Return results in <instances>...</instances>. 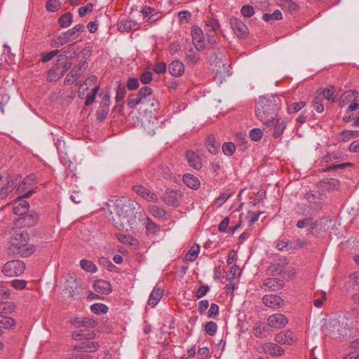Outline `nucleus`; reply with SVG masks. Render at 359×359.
<instances>
[{
	"label": "nucleus",
	"mask_w": 359,
	"mask_h": 359,
	"mask_svg": "<svg viewBox=\"0 0 359 359\" xmlns=\"http://www.w3.org/2000/svg\"><path fill=\"white\" fill-rule=\"evenodd\" d=\"M263 20L268 22L271 20H278L282 18V13L279 10H276L273 13H264L263 15Z\"/></svg>",
	"instance_id": "obj_58"
},
{
	"label": "nucleus",
	"mask_w": 359,
	"mask_h": 359,
	"mask_svg": "<svg viewBox=\"0 0 359 359\" xmlns=\"http://www.w3.org/2000/svg\"><path fill=\"white\" fill-rule=\"evenodd\" d=\"M29 207V203L23 197H18L13 203V211L17 215H24L28 211Z\"/></svg>",
	"instance_id": "obj_20"
},
{
	"label": "nucleus",
	"mask_w": 359,
	"mask_h": 359,
	"mask_svg": "<svg viewBox=\"0 0 359 359\" xmlns=\"http://www.w3.org/2000/svg\"><path fill=\"white\" fill-rule=\"evenodd\" d=\"M20 219L22 220V224H23L24 226H32L37 223L39 220V215L34 211L29 212H27L24 217H21Z\"/></svg>",
	"instance_id": "obj_30"
},
{
	"label": "nucleus",
	"mask_w": 359,
	"mask_h": 359,
	"mask_svg": "<svg viewBox=\"0 0 359 359\" xmlns=\"http://www.w3.org/2000/svg\"><path fill=\"white\" fill-rule=\"evenodd\" d=\"M87 67V62L84 61L80 62L67 74L65 79V83L67 85L73 84L81 76Z\"/></svg>",
	"instance_id": "obj_9"
},
{
	"label": "nucleus",
	"mask_w": 359,
	"mask_h": 359,
	"mask_svg": "<svg viewBox=\"0 0 359 359\" xmlns=\"http://www.w3.org/2000/svg\"><path fill=\"white\" fill-rule=\"evenodd\" d=\"M14 188V182L11 177L6 179V182L3 185L0 191V196L6 197Z\"/></svg>",
	"instance_id": "obj_43"
},
{
	"label": "nucleus",
	"mask_w": 359,
	"mask_h": 359,
	"mask_svg": "<svg viewBox=\"0 0 359 359\" xmlns=\"http://www.w3.org/2000/svg\"><path fill=\"white\" fill-rule=\"evenodd\" d=\"M100 97H102V100L97 111V117L100 121H103L106 119L109 111L110 97L108 94L104 93H101Z\"/></svg>",
	"instance_id": "obj_10"
},
{
	"label": "nucleus",
	"mask_w": 359,
	"mask_h": 359,
	"mask_svg": "<svg viewBox=\"0 0 359 359\" xmlns=\"http://www.w3.org/2000/svg\"><path fill=\"white\" fill-rule=\"evenodd\" d=\"M184 183L192 189H196L200 186V181L198 179L193 175L185 174L183 176Z\"/></svg>",
	"instance_id": "obj_38"
},
{
	"label": "nucleus",
	"mask_w": 359,
	"mask_h": 359,
	"mask_svg": "<svg viewBox=\"0 0 359 359\" xmlns=\"http://www.w3.org/2000/svg\"><path fill=\"white\" fill-rule=\"evenodd\" d=\"M341 324L337 320H332L325 323L323 326V331L327 335H333L337 338V331H340Z\"/></svg>",
	"instance_id": "obj_21"
},
{
	"label": "nucleus",
	"mask_w": 359,
	"mask_h": 359,
	"mask_svg": "<svg viewBox=\"0 0 359 359\" xmlns=\"http://www.w3.org/2000/svg\"><path fill=\"white\" fill-rule=\"evenodd\" d=\"M63 56L60 55L59 56L57 62L54 65L60 77L61 78L65 72L71 67L72 62L68 60H63Z\"/></svg>",
	"instance_id": "obj_25"
},
{
	"label": "nucleus",
	"mask_w": 359,
	"mask_h": 359,
	"mask_svg": "<svg viewBox=\"0 0 359 359\" xmlns=\"http://www.w3.org/2000/svg\"><path fill=\"white\" fill-rule=\"evenodd\" d=\"M110 214L114 225L118 230L129 231L137 226L136 216L130 204L114 203Z\"/></svg>",
	"instance_id": "obj_1"
},
{
	"label": "nucleus",
	"mask_w": 359,
	"mask_h": 359,
	"mask_svg": "<svg viewBox=\"0 0 359 359\" xmlns=\"http://www.w3.org/2000/svg\"><path fill=\"white\" fill-rule=\"evenodd\" d=\"M94 290L100 294H107L111 292L112 286L108 281L97 280L93 284Z\"/></svg>",
	"instance_id": "obj_23"
},
{
	"label": "nucleus",
	"mask_w": 359,
	"mask_h": 359,
	"mask_svg": "<svg viewBox=\"0 0 359 359\" xmlns=\"http://www.w3.org/2000/svg\"><path fill=\"white\" fill-rule=\"evenodd\" d=\"M283 286V280L276 278H269L263 281V287L273 291L278 290Z\"/></svg>",
	"instance_id": "obj_24"
},
{
	"label": "nucleus",
	"mask_w": 359,
	"mask_h": 359,
	"mask_svg": "<svg viewBox=\"0 0 359 359\" xmlns=\"http://www.w3.org/2000/svg\"><path fill=\"white\" fill-rule=\"evenodd\" d=\"M15 305L13 302L0 301V313L8 314L14 312Z\"/></svg>",
	"instance_id": "obj_45"
},
{
	"label": "nucleus",
	"mask_w": 359,
	"mask_h": 359,
	"mask_svg": "<svg viewBox=\"0 0 359 359\" xmlns=\"http://www.w3.org/2000/svg\"><path fill=\"white\" fill-rule=\"evenodd\" d=\"M72 323L76 327H85L88 328H93L97 325L95 320L88 318H76L72 320Z\"/></svg>",
	"instance_id": "obj_26"
},
{
	"label": "nucleus",
	"mask_w": 359,
	"mask_h": 359,
	"mask_svg": "<svg viewBox=\"0 0 359 359\" xmlns=\"http://www.w3.org/2000/svg\"><path fill=\"white\" fill-rule=\"evenodd\" d=\"M341 328H339L340 331H337V338H346L350 337L351 334V330L346 326H343L341 324Z\"/></svg>",
	"instance_id": "obj_64"
},
{
	"label": "nucleus",
	"mask_w": 359,
	"mask_h": 359,
	"mask_svg": "<svg viewBox=\"0 0 359 359\" xmlns=\"http://www.w3.org/2000/svg\"><path fill=\"white\" fill-rule=\"evenodd\" d=\"M200 251V245L198 244L194 245L190 250L187 252L185 259L189 262H194L198 257Z\"/></svg>",
	"instance_id": "obj_44"
},
{
	"label": "nucleus",
	"mask_w": 359,
	"mask_h": 359,
	"mask_svg": "<svg viewBox=\"0 0 359 359\" xmlns=\"http://www.w3.org/2000/svg\"><path fill=\"white\" fill-rule=\"evenodd\" d=\"M287 123L285 119L283 118H279L274 122V120L273 121V123H271L269 126H264L265 127L263 128L264 130H266L267 128H269V131L271 130V127H273V136L274 138H278L280 137L282 134L283 133L285 128H286Z\"/></svg>",
	"instance_id": "obj_17"
},
{
	"label": "nucleus",
	"mask_w": 359,
	"mask_h": 359,
	"mask_svg": "<svg viewBox=\"0 0 359 359\" xmlns=\"http://www.w3.org/2000/svg\"><path fill=\"white\" fill-rule=\"evenodd\" d=\"M222 150L225 155L231 156L235 152L236 147L234 144L231 142H225L222 146Z\"/></svg>",
	"instance_id": "obj_61"
},
{
	"label": "nucleus",
	"mask_w": 359,
	"mask_h": 359,
	"mask_svg": "<svg viewBox=\"0 0 359 359\" xmlns=\"http://www.w3.org/2000/svg\"><path fill=\"white\" fill-rule=\"evenodd\" d=\"M305 105L306 102L303 101L292 103L288 106L287 111L290 114L296 113L305 107Z\"/></svg>",
	"instance_id": "obj_55"
},
{
	"label": "nucleus",
	"mask_w": 359,
	"mask_h": 359,
	"mask_svg": "<svg viewBox=\"0 0 359 359\" xmlns=\"http://www.w3.org/2000/svg\"><path fill=\"white\" fill-rule=\"evenodd\" d=\"M168 70L171 75L177 77L184 73V67L180 60H175L169 65Z\"/></svg>",
	"instance_id": "obj_27"
},
{
	"label": "nucleus",
	"mask_w": 359,
	"mask_h": 359,
	"mask_svg": "<svg viewBox=\"0 0 359 359\" xmlns=\"http://www.w3.org/2000/svg\"><path fill=\"white\" fill-rule=\"evenodd\" d=\"M230 24L238 38L243 39L248 36V28L240 19L233 17L230 20Z\"/></svg>",
	"instance_id": "obj_11"
},
{
	"label": "nucleus",
	"mask_w": 359,
	"mask_h": 359,
	"mask_svg": "<svg viewBox=\"0 0 359 359\" xmlns=\"http://www.w3.org/2000/svg\"><path fill=\"white\" fill-rule=\"evenodd\" d=\"M277 3L285 12L294 13L299 9V6L292 0H277Z\"/></svg>",
	"instance_id": "obj_33"
},
{
	"label": "nucleus",
	"mask_w": 359,
	"mask_h": 359,
	"mask_svg": "<svg viewBox=\"0 0 359 359\" xmlns=\"http://www.w3.org/2000/svg\"><path fill=\"white\" fill-rule=\"evenodd\" d=\"M149 212L153 217L158 219L159 220H165L168 217V215L167 214L165 210L163 208H161L157 205H149Z\"/></svg>",
	"instance_id": "obj_31"
},
{
	"label": "nucleus",
	"mask_w": 359,
	"mask_h": 359,
	"mask_svg": "<svg viewBox=\"0 0 359 359\" xmlns=\"http://www.w3.org/2000/svg\"><path fill=\"white\" fill-rule=\"evenodd\" d=\"M258 350L259 353H264L272 356H280L284 353L283 348H282L278 344H273L272 342H266L263 344Z\"/></svg>",
	"instance_id": "obj_13"
},
{
	"label": "nucleus",
	"mask_w": 359,
	"mask_h": 359,
	"mask_svg": "<svg viewBox=\"0 0 359 359\" xmlns=\"http://www.w3.org/2000/svg\"><path fill=\"white\" fill-rule=\"evenodd\" d=\"M313 217H309L305 219H301L297 222V226L299 229H303L306 226H309V231L312 233V226H313Z\"/></svg>",
	"instance_id": "obj_51"
},
{
	"label": "nucleus",
	"mask_w": 359,
	"mask_h": 359,
	"mask_svg": "<svg viewBox=\"0 0 359 359\" xmlns=\"http://www.w3.org/2000/svg\"><path fill=\"white\" fill-rule=\"evenodd\" d=\"M79 285L76 280L72 279L67 280V284L65 288V292L68 294L69 297H74L79 294Z\"/></svg>",
	"instance_id": "obj_35"
},
{
	"label": "nucleus",
	"mask_w": 359,
	"mask_h": 359,
	"mask_svg": "<svg viewBox=\"0 0 359 359\" xmlns=\"http://www.w3.org/2000/svg\"><path fill=\"white\" fill-rule=\"evenodd\" d=\"M314 296L319 297L314 299L313 304L317 308H320L323 305V302L326 299V292H316Z\"/></svg>",
	"instance_id": "obj_57"
},
{
	"label": "nucleus",
	"mask_w": 359,
	"mask_h": 359,
	"mask_svg": "<svg viewBox=\"0 0 359 359\" xmlns=\"http://www.w3.org/2000/svg\"><path fill=\"white\" fill-rule=\"evenodd\" d=\"M100 347L97 341H83L72 346L73 350L79 352L93 353Z\"/></svg>",
	"instance_id": "obj_16"
},
{
	"label": "nucleus",
	"mask_w": 359,
	"mask_h": 359,
	"mask_svg": "<svg viewBox=\"0 0 359 359\" xmlns=\"http://www.w3.org/2000/svg\"><path fill=\"white\" fill-rule=\"evenodd\" d=\"M217 330V325L213 321H209L205 325V331L210 336H214Z\"/></svg>",
	"instance_id": "obj_56"
},
{
	"label": "nucleus",
	"mask_w": 359,
	"mask_h": 359,
	"mask_svg": "<svg viewBox=\"0 0 359 359\" xmlns=\"http://www.w3.org/2000/svg\"><path fill=\"white\" fill-rule=\"evenodd\" d=\"M61 4L59 0H48L46 4L47 11L55 12L60 8Z\"/></svg>",
	"instance_id": "obj_53"
},
{
	"label": "nucleus",
	"mask_w": 359,
	"mask_h": 359,
	"mask_svg": "<svg viewBox=\"0 0 359 359\" xmlns=\"http://www.w3.org/2000/svg\"><path fill=\"white\" fill-rule=\"evenodd\" d=\"M187 158L189 166L196 170H200L202 168V163L199 156L192 151L187 152Z\"/></svg>",
	"instance_id": "obj_29"
},
{
	"label": "nucleus",
	"mask_w": 359,
	"mask_h": 359,
	"mask_svg": "<svg viewBox=\"0 0 359 359\" xmlns=\"http://www.w3.org/2000/svg\"><path fill=\"white\" fill-rule=\"evenodd\" d=\"M330 217H323L318 219H313L312 233L318 234L326 231L329 229V224L332 222Z\"/></svg>",
	"instance_id": "obj_12"
},
{
	"label": "nucleus",
	"mask_w": 359,
	"mask_h": 359,
	"mask_svg": "<svg viewBox=\"0 0 359 359\" xmlns=\"http://www.w3.org/2000/svg\"><path fill=\"white\" fill-rule=\"evenodd\" d=\"M144 98L140 95V90L136 95H131L128 99L127 105L130 109H135L137 105L142 107V102H144Z\"/></svg>",
	"instance_id": "obj_39"
},
{
	"label": "nucleus",
	"mask_w": 359,
	"mask_h": 359,
	"mask_svg": "<svg viewBox=\"0 0 359 359\" xmlns=\"http://www.w3.org/2000/svg\"><path fill=\"white\" fill-rule=\"evenodd\" d=\"M193 44L197 51H201L205 48V35L202 29L194 26L191 30Z\"/></svg>",
	"instance_id": "obj_7"
},
{
	"label": "nucleus",
	"mask_w": 359,
	"mask_h": 359,
	"mask_svg": "<svg viewBox=\"0 0 359 359\" xmlns=\"http://www.w3.org/2000/svg\"><path fill=\"white\" fill-rule=\"evenodd\" d=\"M241 13L245 18H250L255 14V9L250 5H245L241 9Z\"/></svg>",
	"instance_id": "obj_63"
},
{
	"label": "nucleus",
	"mask_w": 359,
	"mask_h": 359,
	"mask_svg": "<svg viewBox=\"0 0 359 359\" xmlns=\"http://www.w3.org/2000/svg\"><path fill=\"white\" fill-rule=\"evenodd\" d=\"M29 234L23 229L13 231L10 240L9 252L20 257H29L36 249L34 245L29 244Z\"/></svg>",
	"instance_id": "obj_3"
},
{
	"label": "nucleus",
	"mask_w": 359,
	"mask_h": 359,
	"mask_svg": "<svg viewBox=\"0 0 359 359\" xmlns=\"http://www.w3.org/2000/svg\"><path fill=\"white\" fill-rule=\"evenodd\" d=\"M69 41L67 37L65 34L62 32L61 34L57 36L52 40V43L53 46L59 47L64 44L67 43Z\"/></svg>",
	"instance_id": "obj_52"
},
{
	"label": "nucleus",
	"mask_w": 359,
	"mask_h": 359,
	"mask_svg": "<svg viewBox=\"0 0 359 359\" xmlns=\"http://www.w3.org/2000/svg\"><path fill=\"white\" fill-rule=\"evenodd\" d=\"M99 90V86H95L93 88L91 92L90 93H88L86 96V100L85 101V105L86 106H90L93 103V102L95 100L96 95Z\"/></svg>",
	"instance_id": "obj_50"
},
{
	"label": "nucleus",
	"mask_w": 359,
	"mask_h": 359,
	"mask_svg": "<svg viewBox=\"0 0 359 359\" xmlns=\"http://www.w3.org/2000/svg\"><path fill=\"white\" fill-rule=\"evenodd\" d=\"M65 359H93V357L85 353H72L68 354Z\"/></svg>",
	"instance_id": "obj_59"
},
{
	"label": "nucleus",
	"mask_w": 359,
	"mask_h": 359,
	"mask_svg": "<svg viewBox=\"0 0 359 359\" xmlns=\"http://www.w3.org/2000/svg\"><path fill=\"white\" fill-rule=\"evenodd\" d=\"M15 326V321L13 318L0 315V327L4 329H13Z\"/></svg>",
	"instance_id": "obj_40"
},
{
	"label": "nucleus",
	"mask_w": 359,
	"mask_h": 359,
	"mask_svg": "<svg viewBox=\"0 0 359 359\" xmlns=\"http://www.w3.org/2000/svg\"><path fill=\"white\" fill-rule=\"evenodd\" d=\"M80 266L83 270L89 273H95L97 270L96 265L87 259H81Z\"/></svg>",
	"instance_id": "obj_46"
},
{
	"label": "nucleus",
	"mask_w": 359,
	"mask_h": 359,
	"mask_svg": "<svg viewBox=\"0 0 359 359\" xmlns=\"http://www.w3.org/2000/svg\"><path fill=\"white\" fill-rule=\"evenodd\" d=\"M73 15L71 13L67 12L62 15L58 19V23L62 28H66L70 26L72 22Z\"/></svg>",
	"instance_id": "obj_42"
},
{
	"label": "nucleus",
	"mask_w": 359,
	"mask_h": 359,
	"mask_svg": "<svg viewBox=\"0 0 359 359\" xmlns=\"http://www.w3.org/2000/svg\"><path fill=\"white\" fill-rule=\"evenodd\" d=\"M132 189L142 198L148 201L156 203L158 201V196L154 192L142 185H134L133 186Z\"/></svg>",
	"instance_id": "obj_15"
},
{
	"label": "nucleus",
	"mask_w": 359,
	"mask_h": 359,
	"mask_svg": "<svg viewBox=\"0 0 359 359\" xmlns=\"http://www.w3.org/2000/svg\"><path fill=\"white\" fill-rule=\"evenodd\" d=\"M60 77L59 76V74L57 73L56 69L53 67H52L48 72H47V76L46 79L49 82H55L57 81L58 79H60Z\"/></svg>",
	"instance_id": "obj_54"
},
{
	"label": "nucleus",
	"mask_w": 359,
	"mask_h": 359,
	"mask_svg": "<svg viewBox=\"0 0 359 359\" xmlns=\"http://www.w3.org/2000/svg\"><path fill=\"white\" fill-rule=\"evenodd\" d=\"M145 228L147 234L154 236L158 233L161 231V227L159 225L154 223L151 218L147 217L145 218Z\"/></svg>",
	"instance_id": "obj_36"
},
{
	"label": "nucleus",
	"mask_w": 359,
	"mask_h": 359,
	"mask_svg": "<svg viewBox=\"0 0 359 359\" xmlns=\"http://www.w3.org/2000/svg\"><path fill=\"white\" fill-rule=\"evenodd\" d=\"M25 269V264L21 260H11L6 262L2 269L3 273L8 277L20 276Z\"/></svg>",
	"instance_id": "obj_6"
},
{
	"label": "nucleus",
	"mask_w": 359,
	"mask_h": 359,
	"mask_svg": "<svg viewBox=\"0 0 359 359\" xmlns=\"http://www.w3.org/2000/svg\"><path fill=\"white\" fill-rule=\"evenodd\" d=\"M84 30V26L82 24H78L75 25L73 28L68 29L65 32L66 36L67 37L69 41H72L77 39L81 33Z\"/></svg>",
	"instance_id": "obj_32"
},
{
	"label": "nucleus",
	"mask_w": 359,
	"mask_h": 359,
	"mask_svg": "<svg viewBox=\"0 0 359 359\" xmlns=\"http://www.w3.org/2000/svg\"><path fill=\"white\" fill-rule=\"evenodd\" d=\"M163 297V290L158 287H155L151 291L149 299L148 304L152 306H156Z\"/></svg>",
	"instance_id": "obj_34"
},
{
	"label": "nucleus",
	"mask_w": 359,
	"mask_h": 359,
	"mask_svg": "<svg viewBox=\"0 0 359 359\" xmlns=\"http://www.w3.org/2000/svg\"><path fill=\"white\" fill-rule=\"evenodd\" d=\"M343 142H346L351 138L359 136V131L357 130H344L341 133Z\"/></svg>",
	"instance_id": "obj_60"
},
{
	"label": "nucleus",
	"mask_w": 359,
	"mask_h": 359,
	"mask_svg": "<svg viewBox=\"0 0 359 359\" xmlns=\"http://www.w3.org/2000/svg\"><path fill=\"white\" fill-rule=\"evenodd\" d=\"M304 198L316 210H320L323 208L326 196L319 192L309 191L304 194Z\"/></svg>",
	"instance_id": "obj_8"
},
{
	"label": "nucleus",
	"mask_w": 359,
	"mask_h": 359,
	"mask_svg": "<svg viewBox=\"0 0 359 359\" xmlns=\"http://www.w3.org/2000/svg\"><path fill=\"white\" fill-rule=\"evenodd\" d=\"M262 302L266 306L272 309H278L283 305V299L276 294L264 295Z\"/></svg>",
	"instance_id": "obj_19"
},
{
	"label": "nucleus",
	"mask_w": 359,
	"mask_h": 359,
	"mask_svg": "<svg viewBox=\"0 0 359 359\" xmlns=\"http://www.w3.org/2000/svg\"><path fill=\"white\" fill-rule=\"evenodd\" d=\"M267 332L268 331L266 327L262 326L259 323H256L253 328V334L257 337H266L267 335Z\"/></svg>",
	"instance_id": "obj_47"
},
{
	"label": "nucleus",
	"mask_w": 359,
	"mask_h": 359,
	"mask_svg": "<svg viewBox=\"0 0 359 359\" xmlns=\"http://www.w3.org/2000/svg\"><path fill=\"white\" fill-rule=\"evenodd\" d=\"M204 23L208 43L212 46L219 43L220 41L218 34L220 27L219 22L214 18H207Z\"/></svg>",
	"instance_id": "obj_5"
},
{
	"label": "nucleus",
	"mask_w": 359,
	"mask_h": 359,
	"mask_svg": "<svg viewBox=\"0 0 359 359\" xmlns=\"http://www.w3.org/2000/svg\"><path fill=\"white\" fill-rule=\"evenodd\" d=\"M181 198L182 194L180 191L167 190L163 199L167 205L177 207Z\"/></svg>",
	"instance_id": "obj_18"
},
{
	"label": "nucleus",
	"mask_w": 359,
	"mask_h": 359,
	"mask_svg": "<svg viewBox=\"0 0 359 359\" xmlns=\"http://www.w3.org/2000/svg\"><path fill=\"white\" fill-rule=\"evenodd\" d=\"M267 324L271 327L281 329L287 324V318L282 313H275L269 316Z\"/></svg>",
	"instance_id": "obj_14"
},
{
	"label": "nucleus",
	"mask_w": 359,
	"mask_h": 359,
	"mask_svg": "<svg viewBox=\"0 0 359 359\" xmlns=\"http://www.w3.org/2000/svg\"><path fill=\"white\" fill-rule=\"evenodd\" d=\"M118 29L120 32H130L131 30L137 29V23L134 20H121L118 25Z\"/></svg>",
	"instance_id": "obj_37"
},
{
	"label": "nucleus",
	"mask_w": 359,
	"mask_h": 359,
	"mask_svg": "<svg viewBox=\"0 0 359 359\" xmlns=\"http://www.w3.org/2000/svg\"><path fill=\"white\" fill-rule=\"evenodd\" d=\"M322 187L325 189H334L339 187L340 182L334 178H327L320 182Z\"/></svg>",
	"instance_id": "obj_41"
},
{
	"label": "nucleus",
	"mask_w": 359,
	"mask_h": 359,
	"mask_svg": "<svg viewBox=\"0 0 359 359\" xmlns=\"http://www.w3.org/2000/svg\"><path fill=\"white\" fill-rule=\"evenodd\" d=\"M197 52V50H194L192 48L186 52V57L189 63L194 65L198 62L200 55Z\"/></svg>",
	"instance_id": "obj_48"
},
{
	"label": "nucleus",
	"mask_w": 359,
	"mask_h": 359,
	"mask_svg": "<svg viewBox=\"0 0 359 359\" xmlns=\"http://www.w3.org/2000/svg\"><path fill=\"white\" fill-rule=\"evenodd\" d=\"M153 90L148 86H144L140 89V95L144 98V102H142L141 109L145 112H155L159 109V102L152 95Z\"/></svg>",
	"instance_id": "obj_4"
},
{
	"label": "nucleus",
	"mask_w": 359,
	"mask_h": 359,
	"mask_svg": "<svg viewBox=\"0 0 359 359\" xmlns=\"http://www.w3.org/2000/svg\"><path fill=\"white\" fill-rule=\"evenodd\" d=\"M322 102L323 98L320 96L317 95L315 97L313 105L315 110L318 113H321L324 110V106Z\"/></svg>",
	"instance_id": "obj_62"
},
{
	"label": "nucleus",
	"mask_w": 359,
	"mask_h": 359,
	"mask_svg": "<svg viewBox=\"0 0 359 359\" xmlns=\"http://www.w3.org/2000/svg\"><path fill=\"white\" fill-rule=\"evenodd\" d=\"M281 100L276 95L259 96L255 104L257 118L264 126L273 123V115L280 109Z\"/></svg>",
	"instance_id": "obj_2"
},
{
	"label": "nucleus",
	"mask_w": 359,
	"mask_h": 359,
	"mask_svg": "<svg viewBox=\"0 0 359 359\" xmlns=\"http://www.w3.org/2000/svg\"><path fill=\"white\" fill-rule=\"evenodd\" d=\"M205 147L210 154H216L219 150L220 143L212 135H210L205 140Z\"/></svg>",
	"instance_id": "obj_28"
},
{
	"label": "nucleus",
	"mask_w": 359,
	"mask_h": 359,
	"mask_svg": "<svg viewBox=\"0 0 359 359\" xmlns=\"http://www.w3.org/2000/svg\"><path fill=\"white\" fill-rule=\"evenodd\" d=\"M275 341L280 344H292L294 343L293 333L290 330L280 332L276 334Z\"/></svg>",
	"instance_id": "obj_22"
},
{
	"label": "nucleus",
	"mask_w": 359,
	"mask_h": 359,
	"mask_svg": "<svg viewBox=\"0 0 359 359\" xmlns=\"http://www.w3.org/2000/svg\"><path fill=\"white\" fill-rule=\"evenodd\" d=\"M90 310L95 314H104L108 311V307L102 303H95L91 305Z\"/></svg>",
	"instance_id": "obj_49"
}]
</instances>
